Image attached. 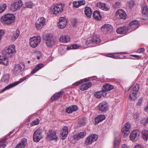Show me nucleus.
I'll list each match as a JSON object with an SVG mask.
<instances>
[{
  "mask_svg": "<svg viewBox=\"0 0 148 148\" xmlns=\"http://www.w3.org/2000/svg\"><path fill=\"white\" fill-rule=\"evenodd\" d=\"M133 24L134 25H135L136 24H137L138 26L139 27L140 25V23L139 21L137 20H134L132 22H130L129 23V24Z\"/></svg>",
  "mask_w": 148,
  "mask_h": 148,
  "instance_id": "obj_46",
  "label": "nucleus"
},
{
  "mask_svg": "<svg viewBox=\"0 0 148 148\" xmlns=\"http://www.w3.org/2000/svg\"><path fill=\"white\" fill-rule=\"evenodd\" d=\"M59 40L60 42L66 43L70 41V38L68 36H62L60 37Z\"/></svg>",
  "mask_w": 148,
  "mask_h": 148,
  "instance_id": "obj_32",
  "label": "nucleus"
},
{
  "mask_svg": "<svg viewBox=\"0 0 148 148\" xmlns=\"http://www.w3.org/2000/svg\"><path fill=\"white\" fill-rule=\"evenodd\" d=\"M87 81H88V80H87L86 78L84 79L81 80L73 84V85L75 86H77L83 83L84 82H86Z\"/></svg>",
  "mask_w": 148,
  "mask_h": 148,
  "instance_id": "obj_41",
  "label": "nucleus"
},
{
  "mask_svg": "<svg viewBox=\"0 0 148 148\" xmlns=\"http://www.w3.org/2000/svg\"><path fill=\"white\" fill-rule=\"evenodd\" d=\"M63 92L61 91L57 93H55L53 96L51 97V101H53L58 99L62 95L63 93Z\"/></svg>",
  "mask_w": 148,
  "mask_h": 148,
  "instance_id": "obj_31",
  "label": "nucleus"
},
{
  "mask_svg": "<svg viewBox=\"0 0 148 148\" xmlns=\"http://www.w3.org/2000/svg\"><path fill=\"white\" fill-rule=\"evenodd\" d=\"M23 2L21 0H16L12 3L10 8L13 11H15L20 9L22 6Z\"/></svg>",
  "mask_w": 148,
  "mask_h": 148,
  "instance_id": "obj_5",
  "label": "nucleus"
},
{
  "mask_svg": "<svg viewBox=\"0 0 148 148\" xmlns=\"http://www.w3.org/2000/svg\"><path fill=\"white\" fill-rule=\"evenodd\" d=\"M78 1L80 6L82 5H84L86 3L85 1L84 0Z\"/></svg>",
  "mask_w": 148,
  "mask_h": 148,
  "instance_id": "obj_52",
  "label": "nucleus"
},
{
  "mask_svg": "<svg viewBox=\"0 0 148 148\" xmlns=\"http://www.w3.org/2000/svg\"><path fill=\"white\" fill-rule=\"evenodd\" d=\"M116 16L120 19H125L127 15L125 12L122 9L118 10L116 12Z\"/></svg>",
  "mask_w": 148,
  "mask_h": 148,
  "instance_id": "obj_14",
  "label": "nucleus"
},
{
  "mask_svg": "<svg viewBox=\"0 0 148 148\" xmlns=\"http://www.w3.org/2000/svg\"><path fill=\"white\" fill-rule=\"evenodd\" d=\"M39 123V120L38 119H37L35 120L34 121H32L31 123V124L33 126L38 124Z\"/></svg>",
  "mask_w": 148,
  "mask_h": 148,
  "instance_id": "obj_48",
  "label": "nucleus"
},
{
  "mask_svg": "<svg viewBox=\"0 0 148 148\" xmlns=\"http://www.w3.org/2000/svg\"><path fill=\"white\" fill-rule=\"evenodd\" d=\"M145 110L146 112H148V103L147 104L145 108Z\"/></svg>",
  "mask_w": 148,
  "mask_h": 148,
  "instance_id": "obj_64",
  "label": "nucleus"
},
{
  "mask_svg": "<svg viewBox=\"0 0 148 148\" xmlns=\"http://www.w3.org/2000/svg\"><path fill=\"white\" fill-rule=\"evenodd\" d=\"M102 29L104 32H111L113 30L112 26L110 25L107 24H105L102 27Z\"/></svg>",
  "mask_w": 148,
  "mask_h": 148,
  "instance_id": "obj_22",
  "label": "nucleus"
},
{
  "mask_svg": "<svg viewBox=\"0 0 148 148\" xmlns=\"http://www.w3.org/2000/svg\"><path fill=\"white\" fill-rule=\"evenodd\" d=\"M73 26H75L76 25L77 23V20L76 19H73L71 22Z\"/></svg>",
  "mask_w": 148,
  "mask_h": 148,
  "instance_id": "obj_53",
  "label": "nucleus"
},
{
  "mask_svg": "<svg viewBox=\"0 0 148 148\" xmlns=\"http://www.w3.org/2000/svg\"><path fill=\"white\" fill-rule=\"evenodd\" d=\"M93 16L94 18L97 20H100L102 18L100 14V12L98 10L95 11L94 12Z\"/></svg>",
  "mask_w": 148,
  "mask_h": 148,
  "instance_id": "obj_28",
  "label": "nucleus"
},
{
  "mask_svg": "<svg viewBox=\"0 0 148 148\" xmlns=\"http://www.w3.org/2000/svg\"><path fill=\"white\" fill-rule=\"evenodd\" d=\"M132 56L137 58H140L141 57V56H139L136 55H133Z\"/></svg>",
  "mask_w": 148,
  "mask_h": 148,
  "instance_id": "obj_63",
  "label": "nucleus"
},
{
  "mask_svg": "<svg viewBox=\"0 0 148 148\" xmlns=\"http://www.w3.org/2000/svg\"><path fill=\"white\" fill-rule=\"evenodd\" d=\"M45 19L43 17L39 18L37 21L36 23V27L38 29L41 28L45 22Z\"/></svg>",
  "mask_w": 148,
  "mask_h": 148,
  "instance_id": "obj_11",
  "label": "nucleus"
},
{
  "mask_svg": "<svg viewBox=\"0 0 148 148\" xmlns=\"http://www.w3.org/2000/svg\"><path fill=\"white\" fill-rule=\"evenodd\" d=\"M139 134L137 130H134L130 134V139L132 141L137 140L138 138Z\"/></svg>",
  "mask_w": 148,
  "mask_h": 148,
  "instance_id": "obj_16",
  "label": "nucleus"
},
{
  "mask_svg": "<svg viewBox=\"0 0 148 148\" xmlns=\"http://www.w3.org/2000/svg\"><path fill=\"white\" fill-rule=\"evenodd\" d=\"M142 135L143 139L147 141L148 140V131L146 130H144L142 132Z\"/></svg>",
  "mask_w": 148,
  "mask_h": 148,
  "instance_id": "obj_35",
  "label": "nucleus"
},
{
  "mask_svg": "<svg viewBox=\"0 0 148 148\" xmlns=\"http://www.w3.org/2000/svg\"><path fill=\"white\" fill-rule=\"evenodd\" d=\"M14 19L15 16L14 14H7L2 16L1 21L3 24L9 25L14 22Z\"/></svg>",
  "mask_w": 148,
  "mask_h": 148,
  "instance_id": "obj_1",
  "label": "nucleus"
},
{
  "mask_svg": "<svg viewBox=\"0 0 148 148\" xmlns=\"http://www.w3.org/2000/svg\"><path fill=\"white\" fill-rule=\"evenodd\" d=\"M129 3L130 4V7H132L134 5V2L132 1H130Z\"/></svg>",
  "mask_w": 148,
  "mask_h": 148,
  "instance_id": "obj_62",
  "label": "nucleus"
},
{
  "mask_svg": "<svg viewBox=\"0 0 148 148\" xmlns=\"http://www.w3.org/2000/svg\"><path fill=\"white\" fill-rule=\"evenodd\" d=\"M25 77H24L20 79L19 81L15 82L14 83L10 84L6 86L5 88L2 90L1 92H3L5 90L8 89L12 88L15 86L18 85L19 83L22 82L26 79Z\"/></svg>",
  "mask_w": 148,
  "mask_h": 148,
  "instance_id": "obj_9",
  "label": "nucleus"
},
{
  "mask_svg": "<svg viewBox=\"0 0 148 148\" xmlns=\"http://www.w3.org/2000/svg\"><path fill=\"white\" fill-rule=\"evenodd\" d=\"M26 4L27 7L30 8H32L33 5V3L31 2H27Z\"/></svg>",
  "mask_w": 148,
  "mask_h": 148,
  "instance_id": "obj_49",
  "label": "nucleus"
},
{
  "mask_svg": "<svg viewBox=\"0 0 148 148\" xmlns=\"http://www.w3.org/2000/svg\"><path fill=\"white\" fill-rule=\"evenodd\" d=\"M98 107L99 110L103 112L107 111L108 108V104L106 101H103L100 103Z\"/></svg>",
  "mask_w": 148,
  "mask_h": 148,
  "instance_id": "obj_12",
  "label": "nucleus"
},
{
  "mask_svg": "<svg viewBox=\"0 0 148 148\" xmlns=\"http://www.w3.org/2000/svg\"><path fill=\"white\" fill-rule=\"evenodd\" d=\"M42 131L41 129H37L34 132L33 135V139L34 141L38 142L42 138Z\"/></svg>",
  "mask_w": 148,
  "mask_h": 148,
  "instance_id": "obj_8",
  "label": "nucleus"
},
{
  "mask_svg": "<svg viewBox=\"0 0 148 148\" xmlns=\"http://www.w3.org/2000/svg\"><path fill=\"white\" fill-rule=\"evenodd\" d=\"M66 25V21H64L63 22H59L58 23V26L59 28L61 29H64Z\"/></svg>",
  "mask_w": 148,
  "mask_h": 148,
  "instance_id": "obj_37",
  "label": "nucleus"
},
{
  "mask_svg": "<svg viewBox=\"0 0 148 148\" xmlns=\"http://www.w3.org/2000/svg\"><path fill=\"white\" fill-rule=\"evenodd\" d=\"M10 57H7L5 55H3L1 57H0V63L5 65H7L8 63V58Z\"/></svg>",
  "mask_w": 148,
  "mask_h": 148,
  "instance_id": "obj_24",
  "label": "nucleus"
},
{
  "mask_svg": "<svg viewBox=\"0 0 148 148\" xmlns=\"http://www.w3.org/2000/svg\"><path fill=\"white\" fill-rule=\"evenodd\" d=\"M15 46L14 45H10L6 47L2 51L3 55L7 57H11L13 54L15 53Z\"/></svg>",
  "mask_w": 148,
  "mask_h": 148,
  "instance_id": "obj_2",
  "label": "nucleus"
},
{
  "mask_svg": "<svg viewBox=\"0 0 148 148\" xmlns=\"http://www.w3.org/2000/svg\"><path fill=\"white\" fill-rule=\"evenodd\" d=\"M44 38L46 41V43L48 47H51L56 43V40L51 35L47 34L44 36Z\"/></svg>",
  "mask_w": 148,
  "mask_h": 148,
  "instance_id": "obj_4",
  "label": "nucleus"
},
{
  "mask_svg": "<svg viewBox=\"0 0 148 148\" xmlns=\"http://www.w3.org/2000/svg\"><path fill=\"white\" fill-rule=\"evenodd\" d=\"M86 118L84 117L79 120V124L81 126H84L86 124Z\"/></svg>",
  "mask_w": 148,
  "mask_h": 148,
  "instance_id": "obj_38",
  "label": "nucleus"
},
{
  "mask_svg": "<svg viewBox=\"0 0 148 148\" xmlns=\"http://www.w3.org/2000/svg\"><path fill=\"white\" fill-rule=\"evenodd\" d=\"M7 7V5L5 4H3L0 6V14L3 12Z\"/></svg>",
  "mask_w": 148,
  "mask_h": 148,
  "instance_id": "obj_42",
  "label": "nucleus"
},
{
  "mask_svg": "<svg viewBox=\"0 0 148 148\" xmlns=\"http://www.w3.org/2000/svg\"><path fill=\"white\" fill-rule=\"evenodd\" d=\"M122 131L123 132V133L124 134L123 136L124 137H126L128 136L130 132V130H125L124 129H122Z\"/></svg>",
  "mask_w": 148,
  "mask_h": 148,
  "instance_id": "obj_43",
  "label": "nucleus"
},
{
  "mask_svg": "<svg viewBox=\"0 0 148 148\" xmlns=\"http://www.w3.org/2000/svg\"><path fill=\"white\" fill-rule=\"evenodd\" d=\"M98 136L96 134L90 135L86 139L85 141L86 145H88L96 141L98 138Z\"/></svg>",
  "mask_w": 148,
  "mask_h": 148,
  "instance_id": "obj_7",
  "label": "nucleus"
},
{
  "mask_svg": "<svg viewBox=\"0 0 148 148\" xmlns=\"http://www.w3.org/2000/svg\"><path fill=\"white\" fill-rule=\"evenodd\" d=\"M85 43L86 45H88L89 44L92 42V40H86L85 41Z\"/></svg>",
  "mask_w": 148,
  "mask_h": 148,
  "instance_id": "obj_60",
  "label": "nucleus"
},
{
  "mask_svg": "<svg viewBox=\"0 0 148 148\" xmlns=\"http://www.w3.org/2000/svg\"><path fill=\"white\" fill-rule=\"evenodd\" d=\"M129 29H132L133 30H134L138 28L139 27L138 26L137 24L134 25L132 24H129Z\"/></svg>",
  "mask_w": 148,
  "mask_h": 148,
  "instance_id": "obj_45",
  "label": "nucleus"
},
{
  "mask_svg": "<svg viewBox=\"0 0 148 148\" xmlns=\"http://www.w3.org/2000/svg\"><path fill=\"white\" fill-rule=\"evenodd\" d=\"M144 51V48H141L139 49L137 51V52L138 53H140Z\"/></svg>",
  "mask_w": 148,
  "mask_h": 148,
  "instance_id": "obj_54",
  "label": "nucleus"
},
{
  "mask_svg": "<svg viewBox=\"0 0 148 148\" xmlns=\"http://www.w3.org/2000/svg\"><path fill=\"white\" fill-rule=\"evenodd\" d=\"M77 106L76 105H73L67 108L66 110V112L69 113H70L74 111H75L77 110Z\"/></svg>",
  "mask_w": 148,
  "mask_h": 148,
  "instance_id": "obj_26",
  "label": "nucleus"
},
{
  "mask_svg": "<svg viewBox=\"0 0 148 148\" xmlns=\"http://www.w3.org/2000/svg\"><path fill=\"white\" fill-rule=\"evenodd\" d=\"M92 43L93 44H98L101 42V40L98 35H95L92 40Z\"/></svg>",
  "mask_w": 148,
  "mask_h": 148,
  "instance_id": "obj_34",
  "label": "nucleus"
},
{
  "mask_svg": "<svg viewBox=\"0 0 148 148\" xmlns=\"http://www.w3.org/2000/svg\"><path fill=\"white\" fill-rule=\"evenodd\" d=\"M139 88V85L137 84L130 91L129 98L131 100L134 101L136 99V96L138 93Z\"/></svg>",
  "mask_w": 148,
  "mask_h": 148,
  "instance_id": "obj_3",
  "label": "nucleus"
},
{
  "mask_svg": "<svg viewBox=\"0 0 148 148\" xmlns=\"http://www.w3.org/2000/svg\"><path fill=\"white\" fill-rule=\"evenodd\" d=\"M134 148H143V147L141 145L138 144L135 146Z\"/></svg>",
  "mask_w": 148,
  "mask_h": 148,
  "instance_id": "obj_61",
  "label": "nucleus"
},
{
  "mask_svg": "<svg viewBox=\"0 0 148 148\" xmlns=\"http://www.w3.org/2000/svg\"><path fill=\"white\" fill-rule=\"evenodd\" d=\"M130 123L128 122H127L125 125L124 126L123 129H124L125 130H130Z\"/></svg>",
  "mask_w": 148,
  "mask_h": 148,
  "instance_id": "obj_44",
  "label": "nucleus"
},
{
  "mask_svg": "<svg viewBox=\"0 0 148 148\" xmlns=\"http://www.w3.org/2000/svg\"><path fill=\"white\" fill-rule=\"evenodd\" d=\"M5 140H1L0 142V148H4L6 146L5 143Z\"/></svg>",
  "mask_w": 148,
  "mask_h": 148,
  "instance_id": "obj_47",
  "label": "nucleus"
},
{
  "mask_svg": "<svg viewBox=\"0 0 148 148\" xmlns=\"http://www.w3.org/2000/svg\"><path fill=\"white\" fill-rule=\"evenodd\" d=\"M114 88V86L109 83H106L104 84L102 88V90L104 92H107L109 91Z\"/></svg>",
  "mask_w": 148,
  "mask_h": 148,
  "instance_id": "obj_18",
  "label": "nucleus"
},
{
  "mask_svg": "<svg viewBox=\"0 0 148 148\" xmlns=\"http://www.w3.org/2000/svg\"><path fill=\"white\" fill-rule=\"evenodd\" d=\"M68 133V128L67 126L64 127L61 133V137L62 139H64L67 136Z\"/></svg>",
  "mask_w": 148,
  "mask_h": 148,
  "instance_id": "obj_17",
  "label": "nucleus"
},
{
  "mask_svg": "<svg viewBox=\"0 0 148 148\" xmlns=\"http://www.w3.org/2000/svg\"><path fill=\"white\" fill-rule=\"evenodd\" d=\"M86 134V132L85 131L81 132L74 135L73 136V138L76 141L81 138H83Z\"/></svg>",
  "mask_w": 148,
  "mask_h": 148,
  "instance_id": "obj_13",
  "label": "nucleus"
},
{
  "mask_svg": "<svg viewBox=\"0 0 148 148\" xmlns=\"http://www.w3.org/2000/svg\"><path fill=\"white\" fill-rule=\"evenodd\" d=\"M73 6L75 8H78L80 6L78 1H76L73 3Z\"/></svg>",
  "mask_w": 148,
  "mask_h": 148,
  "instance_id": "obj_50",
  "label": "nucleus"
},
{
  "mask_svg": "<svg viewBox=\"0 0 148 148\" xmlns=\"http://www.w3.org/2000/svg\"><path fill=\"white\" fill-rule=\"evenodd\" d=\"M97 6L98 7L103 10H107L109 9L106 5L104 3L99 2L97 3Z\"/></svg>",
  "mask_w": 148,
  "mask_h": 148,
  "instance_id": "obj_27",
  "label": "nucleus"
},
{
  "mask_svg": "<svg viewBox=\"0 0 148 148\" xmlns=\"http://www.w3.org/2000/svg\"><path fill=\"white\" fill-rule=\"evenodd\" d=\"M84 12L85 14L89 18L91 16L92 11L91 8L88 7H86L85 8Z\"/></svg>",
  "mask_w": 148,
  "mask_h": 148,
  "instance_id": "obj_30",
  "label": "nucleus"
},
{
  "mask_svg": "<svg viewBox=\"0 0 148 148\" xmlns=\"http://www.w3.org/2000/svg\"><path fill=\"white\" fill-rule=\"evenodd\" d=\"M108 57L112 58H113V57H114V55L112 53H110L108 54H107L106 55Z\"/></svg>",
  "mask_w": 148,
  "mask_h": 148,
  "instance_id": "obj_57",
  "label": "nucleus"
},
{
  "mask_svg": "<svg viewBox=\"0 0 148 148\" xmlns=\"http://www.w3.org/2000/svg\"><path fill=\"white\" fill-rule=\"evenodd\" d=\"M44 67V64L42 63L39 64L37 65L36 67L32 71L31 73L34 74L37 71H38L39 69H41Z\"/></svg>",
  "mask_w": 148,
  "mask_h": 148,
  "instance_id": "obj_33",
  "label": "nucleus"
},
{
  "mask_svg": "<svg viewBox=\"0 0 148 148\" xmlns=\"http://www.w3.org/2000/svg\"><path fill=\"white\" fill-rule=\"evenodd\" d=\"M4 34V30L0 29V39H1V37Z\"/></svg>",
  "mask_w": 148,
  "mask_h": 148,
  "instance_id": "obj_55",
  "label": "nucleus"
},
{
  "mask_svg": "<svg viewBox=\"0 0 148 148\" xmlns=\"http://www.w3.org/2000/svg\"><path fill=\"white\" fill-rule=\"evenodd\" d=\"M142 13L143 14L148 16V6H147L146 5L143 7Z\"/></svg>",
  "mask_w": 148,
  "mask_h": 148,
  "instance_id": "obj_40",
  "label": "nucleus"
},
{
  "mask_svg": "<svg viewBox=\"0 0 148 148\" xmlns=\"http://www.w3.org/2000/svg\"><path fill=\"white\" fill-rule=\"evenodd\" d=\"M20 33V31L19 30H16V31L12 35V40L15 41L19 36Z\"/></svg>",
  "mask_w": 148,
  "mask_h": 148,
  "instance_id": "obj_36",
  "label": "nucleus"
},
{
  "mask_svg": "<svg viewBox=\"0 0 148 148\" xmlns=\"http://www.w3.org/2000/svg\"><path fill=\"white\" fill-rule=\"evenodd\" d=\"M139 116V114L138 113H136L134 114V119H137Z\"/></svg>",
  "mask_w": 148,
  "mask_h": 148,
  "instance_id": "obj_59",
  "label": "nucleus"
},
{
  "mask_svg": "<svg viewBox=\"0 0 148 148\" xmlns=\"http://www.w3.org/2000/svg\"><path fill=\"white\" fill-rule=\"evenodd\" d=\"M80 46L77 44H73L70 46H68L67 47V49H76L79 48Z\"/></svg>",
  "mask_w": 148,
  "mask_h": 148,
  "instance_id": "obj_39",
  "label": "nucleus"
},
{
  "mask_svg": "<svg viewBox=\"0 0 148 148\" xmlns=\"http://www.w3.org/2000/svg\"><path fill=\"white\" fill-rule=\"evenodd\" d=\"M64 21H66L65 18L63 17H60L59 18V22H63Z\"/></svg>",
  "mask_w": 148,
  "mask_h": 148,
  "instance_id": "obj_58",
  "label": "nucleus"
},
{
  "mask_svg": "<svg viewBox=\"0 0 148 148\" xmlns=\"http://www.w3.org/2000/svg\"><path fill=\"white\" fill-rule=\"evenodd\" d=\"M92 85V83L91 82L85 83L80 86V89L82 90H86L91 86Z\"/></svg>",
  "mask_w": 148,
  "mask_h": 148,
  "instance_id": "obj_23",
  "label": "nucleus"
},
{
  "mask_svg": "<svg viewBox=\"0 0 148 148\" xmlns=\"http://www.w3.org/2000/svg\"><path fill=\"white\" fill-rule=\"evenodd\" d=\"M116 31L117 33L118 34H125L128 32V27L125 26L120 27L117 28Z\"/></svg>",
  "mask_w": 148,
  "mask_h": 148,
  "instance_id": "obj_21",
  "label": "nucleus"
},
{
  "mask_svg": "<svg viewBox=\"0 0 148 148\" xmlns=\"http://www.w3.org/2000/svg\"><path fill=\"white\" fill-rule=\"evenodd\" d=\"M64 6L62 4L56 5L53 9L54 14L60 13L63 10Z\"/></svg>",
  "mask_w": 148,
  "mask_h": 148,
  "instance_id": "obj_10",
  "label": "nucleus"
},
{
  "mask_svg": "<svg viewBox=\"0 0 148 148\" xmlns=\"http://www.w3.org/2000/svg\"><path fill=\"white\" fill-rule=\"evenodd\" d=\"M27 145V140L25 138H23L15 148H24Z\"/></svg>",
  "mask_w": 148,
  "mask_h": 148,
  "instance_id": "obj_19",
  "label": "nucleus"
},
{
  "mask_svg": "<svg viewBox=\"0 0 148 148\" xmlns=\"http://www.w3.org/2000/svg\"><path fill=\"white\" fill-rule=\"evenodd\" d=\"M49 134L47 135V137L50 140H57L58 138L56 136V133L52 130H49Z\"/></svg>",
  "mask_w": 148,
  "mask_h": 148,
  "instance_id": "obj_15",
  "label": "nucleus"
},
{
  "mask_svg": "<svg viewBox=\"0 0 148 148\" xmlns=\"http://www.w3.org/2000/svg\"><path fill=\"white\" fill-rule=\"evenodd\" d=\"M107 92H104L102 90L101 91L95 92L94 95L96 98L100 99L102 95L103 97H107L108 96H107Z\"/></svg>",
  "mask_w": 148,
  "mask_h": 148,
  "instance_id": "obj_20",
  "label": "nucleus"
},
{
  "mask_svg": "<svg viewBox=\"0 0 148 148\" xmlns=\"http://www.w3.org/2000/svg\"><path fill=\"white\" fill-rule=\"evenodd\" d=\"M9 77L8 76L6 75H4L3 77V79L4 81H6L7 80H8L9 79Z\"/></svg>",
  "mask_w": 148,
  "mask_h": 148,
  "instance_id": "obj_56",
  "label": "nucleus"
},
{
  "mask_svg": "<svg viewBox=\"0 0 148 148\" xmlns=\"http://www.w3.org/2000/svg\"><path fill=\"white\" fill-rule=\"evenodd\" d=\"M22 68L20 64H16L13 69V73L15 74L18 73L22 71Z\"/></svg>",
  "mask_w": 148,
  "mask_h": 148,
  "instance_id": "obj_29",
  "label": "nucleus"
},
{
  "mask_svg": "<svg viewBox=\"0 0 148 148\" xmlns=\"http://www.w3.org/2000/svg\"><path fill=\"white\" fill-rule=\"evenodd\" d=\"M119 144V142L118 140H116V138L115 139L114 142V147H116L118 146Z\"/></svg>",
  "mask_w": 148,
  "mask_h": 148,
  "instance_id": "obj_51",
  "label": "nucleus"
},
{
  "mask_svg": "<svg viewBox=\"0 0 148 148\" xmlns=\"http://www.w3.org/2000/svg\"><path fill=\"white\" fill-rule=\"evenodd\" d=\"M105 116L104 115H100L95 118V123L98 124L102 122L105 119Z\"/></svg>",
  "mask_w": 148,
  "mask_h": 148,
  "instance_id": "obj_25",
  "label": "nucleus"
},
{
  "mask_svg": "<svg viewBox=\"0 0 148 148\" xmlns=\"http://www.w3.org/2000/svg\"><path fill=\"white\" fill-rule=\"evenodd\" d=\"M30 45L33 48L36 47L41 41V37L40 36L37 37H33L29 39Z\"/></svg>",
  "mask_w": 148,
  "mask_h": 148,
  "instance_id": "obj_6",
  "label": "nucleus"
}]
</instances>
